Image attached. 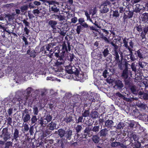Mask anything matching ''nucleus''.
I'll return each mask as SVG.
<instances>
[{
  "instance_id": "nucleus-1",
  "label": "nucleus",
  "mask_w": 148,
  "mask_h": 148,
  "mask_svg": "<svg viewBox=\"0 0 148 148\" xmlns=\"http://www.w3.org/2000/svg\"><path fill=\"white\" fill-rule=\"evenodd\" d=\"M52 119V116L49 114L45 115L44 118L40 117L38 118V123L42 127H45Z\"/></svg>"
},
{
  "instance_id": "nucleus-2",
  "label": "nucleus",
  "mask_w": 148,
  "mask_h": 148,
  "mask_svg": "<svg viewBox=\"0 0 148 148\" xmlns=\"http://www.w3.org/2000/svg\"><path fill=\"white\" fill-rule=\"evenodd\" d=\"M102 53L103 57L106 58L105 60L106 61L111 62L112 60V55L110 53L109 49L106 48L102 51Z\"/></svg>"
},
{
  "instance_id": "nucleus-3",
  "label": "nucleus",
  "mask_w": 148,
  "mask_h": 148,
  "mask_svg": "<svg viewBox=\"0 0 148 148\" xmlns=\"http://www.w3.org/2000/svg\"><path fill=\"white\" fill-rule=\"evenodd\" d=\"M30 115L27 109L26 108L23 111L22 118L24 123H27L30 119Z\"/></svg>"
},
{
  "instance_id": "nucleus-4",
  "label": "nucleus",
  "mask_w": 148,
  "mask_h": 148,
  "mask_svg": "<svg viewBox=\"0 0 148 148\" xmlns=\"http://www.w3.org/2000/svg\"><path fill=\"white\" fill-rule=\"evenodd\" d=\"M145 48L142 47L139 49L137 51H135V54L136 55V56L140 58V60L141 59H143L145 57Z\"/></svg>"
},
{
  "instance_id": "nucleus-5",
  "label": "nucleus",
  "mask_w": 148,
  "mask_h": 148,
  "mask_svg": "<svg viewBox=\"0 0 148 148\" xmlns=\"http://www.w3.org/2000/svg\"><path fill=\"white\" fill-rule=\"evenodd\" d=\"M10 134L8 132V129L5 128L3 129L2 131V134L0 135L1 137H3V138L5 141H6L10 138Z\"/></svg>"
},
{
  "instance_id": "nucleus-6",
  "label": "nucleus",
  "mask_w": 148,
  "mask_h": 148,
  "mask_svg": "<svg viewBox=\"0 0 148 148\" xmlns=\"http://www.w3.org/2000/svg\"><path fill=\"white\" fill-rule=\"evenodd\" d=\"M114 82L115 85L114 87L116 89L121 90L124 87V84L122 81L119 79L115 81Z\"/></svg>"
},
{
  "instance_id": "nucleus-7",
  "label": "nucleus",
  "mask_w": 148,
  "mask_h": 148,
  "mask_svg": "<svg viewBox=\"0 0 148 148\" xmlns=\"http://www.w3.org/2000/svg\"><path fill=\"white\" fill-rule=\"evenodd\" d=\"M131 72L128 70L127 68L125 69L123 71L121 74V76L124 79H127L129 75H131Z\"/></svg>"
},
{
  "instance_id": "nucleus-8",
  "label": "nucleus",
  "mask_w": 148,
  "mask_h": 148,
  "mask_svg": "<svg viewBox=\"0 0 148 148\" xmlns=\"http://www.w3.org/2000/svg\"><path fill=\"white\" fill-rule=\"evenodd\" d=\"M104 123L105 125H103L104 127L110 128L113 127H115V126H114V123L112 120L108 119L105 121Z\"/></svg>"
},
{
  "instance_id": "nucleus-9",
  "label": "nucleus",
  "mask_w": 148,
  "mask_h": 148,
  "mask_svg": "<svg viewBox=\"0 0 148 148\" xmlns=\"http://www.w3.org/2000/svg\"><path fill=\"white\" fill-rule=\"evenodd\" d=\"M66 140L65 139L62 138L61 139L58 140L57 142L59 146H60L62 148H65L67 142Z\"/></svg>"
},
{
  "instance_id": "nucleus-10",
  "label": "nucleus",
  "mask_w": 148,
  "mask_h": 148,
  "mask_svg": "<svg viewBox=\"0 0 148 148\" xmlns=\"http://www.w3.org/2000/svg\"><path fill=\"white\" fill-rule=\"evenodd\" d=\"M131 92L133 94L137 95L138 93V87L135 85H132L129 87Z\"/></svg>"
},
{
  "instance_id": "nucleus-11",
  "label": "nucleus",
  "mask_w": 148,
  "mask_h": 148,
  "mask_svg": "<svg viewBox=\"0 0 148 148\" xmlns=\"http://www.w3.org/2000/svg\"><path fill=\"white\" fill-rule=\"evenodd\" d=\"M64 136L66 137V140H70L72 135V131L70 129H68L66 131H65Z\"/></svg>"
},
{
  "instance_id": "nucleus-12",
  "label": "nucleus",
  "mask_w": 148,
  "mask_h": 148,
  "mask_svg": "<svg viewBox=\"0 0 148 148\" xmlns=\"http://www.w3.org/2000/svg\"><path fill=\"white\" fill-rule=\"evenodd\" d=\"M91 131V128L88 127H86L84 130L83 133L85 135L90 137L92 136L93 134L92 132H91V133H90Z\"/></svg>"
},
{
  "instance_id": "nucleus-13",
  "label": "nucleus",
  "mask_w": 148,
  "mask_h": 148,
  "mask_svg": "<svg viewBox=\"0 0 148 148\" xmlns=\"http://www.w3.org/2000/svg\"><path fill=\"white\" fill-rule=\"evenodd\" d=\"M109 130L106 128H104L99 132V134L100 136L105 137L108 135Z\"/></svg>"
},
{
  "instance_id": "nucleus-14",
  "label": "nucleus",
  "mask_w": 148,
  "mask_h": 148,
  "mask_svg": "<svg viewBox=\"0 0 148 148\" xmlns=\"http://www.w3.org/2000/svg\"><path fill=\"white\" fill-rule=\"evenodd\" d=\"M145 9V8L143 5H140L139 4H137L136 5V7L134 11L136 13H138L140 12L141 10H144Z\"/></svg>"
},
{
  "instance_id": "nucleus-15",
  "label": "nucleus",
  "mask_w": 148,
  "mask_h": 148,
  "mask_svg": "<svg viewBox=\"0 0 148 148\" xmlns=\"http://www.w3.org/2000/svg\"><path fill=\"white\" fill-rule=\"evenodd\" d=\"M57 24V22L54 20H50L48 22V24L53 29V31L56 30V25Z\"/></svg>"
},
{
  "instance_id": "nucleus-16",
  "label": "nucleus",
  "mask_w": 148,
  "mask_h": 148,
  "mask_svg": "<svg viewBox=\"0 0 148 148\" xmlns=\"http://www.w3.org/2000/svg\"><path fill=\"white\" fill-rule=\"evenodd\" d=\"M57 124L54 122L51 121L49 123L48 125V127L49 130H53L55 129H57L56 128Z\"/></svg>"
},
{
  "instance_id": "nucleus-17",
  "label": "nucleus",
  "mask_w": 148,
  "mask_h": 148,
  "mask_svg": "<svg viewBox=\"0 0 148 148\" xmlns=\"http://www.w3.org/2000/svg\"><path fill=\"white\" fill-rule=\"evenodd\" d=\"M138 117V118L142 120L146 121H148V115L144 113H139Z\"/></svg>"
},
{
  "instance_id": "nucleus-18",
  "label": "nucleus",
  "mask_w": 148,
  "mask_h": 148,
  "mask_svg": "<svg viewBox=\"0 0 148 148\" xmlns=\"http://www.w3.org/2000/svg\"><path fill=\"white\" fill-rule=\"evenodd\" d=\"M43 12V11L42 10L40 9L39 10L38 9L34 10L32 12L36 16L38 15L42 16L45 14L44 12Z\"/></svg>"
},
{
  "instance_id": "nucleus-19",
  "label": "nucleus",
  "mask_w": 148,
  "mask_h": 148,
  "mask_svg": "<svg viewBox=\"0 0 148 148\" xmlns=\"http://www.w3.org/2000/svg\"><path fill=\"white\" fill-rule=\"evenodd\" d=\"M65 130L61 128L58 130V131H56L54 132L55 134H58V135L60 136L61 138L63 137L64 136Z\"/></svg>"
},
{
  "instance_id": "nucleus-20",
  "label": "nucleus",
  "mask_w": 148,
  "mask_h": 148,
  "mask_svg": "<svg viewBox=\"0 0 148 148\" xmlns=\"http://www.w3.org/2000/svg\"><path fill=\"white\" fill-rule=\"evenodd\" d=\"M136 106L141 110H145L146 108H147V106L146 104L145 103H141L140 102H138L136 104Z\"/></svg>"
},
{
  "instance_id": "nucleus-21",
  "label": "nucleus",
  "mask_w": 148,
  "mask_h": 148,
  "mask_svg": "<svg viewBox=\"0 0 148 148\" xmlns=\"http://www.w3.org/2000/svg\"><path fill=\"white\" fill-rule=\"evenodd\" d=\"M128 40V39L126 38L123 39V42L124 44V45H123V47L126 49H127L128 50H129L131 49L130 48V47L128 45L127 41Z\"/></svg>"
},
{
  "instance_id": "nucleus-22",
  "label": "nucleus",
  "mask_w": 148,
  "mask_h": 148,
  "mask_svg": "<svg viewBox=\"0 0 148 148\" xmlns=\"http://www.w3.org/2000/svg\"><path fill=\"white\" fill-rule=\"evenodd\" d=\"M19 131L17 129H14V131L13 134V137L14 139L15 140H18V138L19 137Z\"/></svg>"
},
{
  "instance_id": "nucleus-23",
  "label": "nucleus",
  "mask_w": 148,
  "mask_h": 148,
  "mask_svg": "<svg viewBox=\"0 0 148 148\" xmlns=\"http://www.w3.org/2000/svg\"><path fill=\"white\" fill-rule=\"evenodd\" d=\"M92 140L95 143H98L99 142L100 138L97 135H95L92 136Z\"/></svg>"
},
{
  "instance_id": "nucleus-24",
  "label": "nucleus",
  "mask_w": 148,
  "mask_h": 148,
  "mask_svg": "<svg viewBox=\"0 0 148 148\" xmlns=\"http://www.w3.org/2000/svg\"><path fill=\"white\" fill-rule=\"evenodd\" d=\"M133 51L132 49H131L129 50V51L130 53L128 55L130 56L131 60L132 61H134L136 60L135 56L133 54Z\"/></svg>"
},
{
  "instance_id": "nucleus-25",
  "label": "nucleus",
  "mask_w": 148,
  "mask_h": 148,
  "mask_svg": "<svg viewBox=\"0 0 148 148\" xmlns=\"http://www.w3.org/2000/svg\"><path fill=\"white\" fill-rule=\"evenodd\" d=\"M64 121L67 123L71 122L73 121L72 117L71 116L66 115L64 119Z\"/></svg>"
},
{
  "instance_id": "nucleus-26",
  "label": "nucleus",
  "mask_w": 148,
  "mask_h": 148,
  "mask_svg": "<svg viewBox=\"0 0 148 148\" xmlns=\"http://www.w3.org/2000/svg\"><path fill=\"white\" fill-rule=\"evenodd\" d=\"M114 56V58L115 60L117 62H118L119 61H120L119 60V56L117 50H114V53L113 54Z\"/></svg>"
},
{
  "instance_id": "nucleus-27",
  "label": "nucleus",
  "mask_w": 148,
  "mask_h": 148,
  "mask_svg": "<svg viewBox=\"0 0 148 148\" xmlns=\"http://www.w3.org/2000/svg\"><path fill=\"white\" fill-rule=\"evenodd\" d=\"M90 115V112L89 110V109L85 110L84 111H82V115L85 118L89 116Z\"/></svg>"
},
{
  "instance_id": "nucleus-28",
  "label": "nucleus",
  "mask_w": 148,
  "mask_h": 148,
  "mask_svg": "<svg viewBox=\"0 0 148 148\" xmlns=\"http://www.w3.org/2000/svg\"><path fill=\"white\" fill-rule=\"evenodd\" d=\"M92 119H95L98 117L99 113L96 111H92L90 115Z\"/></svg>"
},
{
  "instance_id": "nucleus-29",
  "label": "nucleus",
  "mask_w": 148,
  "mask_h": 148,
  "mask_svg": "<svg viewBox=\"0 0 148 148\" xmlns=\"http://www.w3.org/2000/svg\"><path fill=\"white\" fill-rule=\"evenodd\" d=\"M99 129L100 127L99 126H95L93 127L92 129H91V131H92L93 132H95V134H96L99 132Z\"/></svg>"
},
{
  "instance_id": "nucleus-30",
  "label": "nucleus",
  "mask_w": 148,
  "mask_h": 148,
  "mask_svg": "<svg viewBox=\"0 0 148 148\" xmlns=\"http://www.w3.org/2000/svg\"><path fill=\"white\" fill-rule=\"evenodd\" d=\"M64 62V59L62 58H59L57 60L56 62V64L57 65H59L63 64Z\"/></svg>"
},
{
  "instance_id": "nucleus-31",
  "label": "nucleus",
  "mask_w": 148,
  "mask_h": 148,
  "mask_svg": "<svg viewBox=\"0 0 148 148\" xmlns=\"http://www.w3.org/2000/svg\"><path fill=\"white\" fill-rule=\"evenodd\" d=\"M94 24L97 27L101 29L103 27V25L101 24V22H98L95 20L94 23Z\"/></svg>"
},
{
  "instance_id": "nucleus-32",
  "label": "nucleus",
  "mask_w": 148,
  "mask_h": 148,
  "mask_svg": "<svg viewBox=\"0 0 148 148\" xmlns=\"http://www.w3.org/2000/svg\"><path fill=\"white\" fill-rule=\"evenodd\" d=\"M116 96L120 98H121L123 99H124V100L129 101V99L127 98L126 97H125L121 93L119 92H118L116 93Z\"/></svg>"
},
{
  "instance_id": "nucleus-33",
  "label": "nucleus",
  "mask_w": 148,
  "mask_h": 148,
  "mask_svg": "<svg viewBox=\"0 0 148 148\" xmlns=\"http://www.w3.org/2000/svg\"><path fill=\"white\" fill-rule=\"evenodd\" d=\"M103 7L101 10V12L103 13H107L109 11V8L107 6H102Z\"/></svg>"
},
{
  "instance_id": "nucleus-34",
  "label": "nucleus",
  "mask_w": 148,
  "mask_h": 148,
  "mask_svg": "<svg viewBox=\"0 0 148 148\" xmlns=\"http://www.w3.org/2000/svg\"><path fill=\"white\" fill-rule=\"evenodd\" d=\"M33 91V89L31 87H28L25 90V92L27 95H29Z\"/></svg>"
},
{
  "instance_id": "nucleus-35",
  "label": "nucleus",
  "mask_w": 148,
  "mask_h": 148,
  "mask_svg": "<svg viewBox=\"0 0 148 148\" xmlns=\"http://www.w3.org/2000/svg\"><path fill=\"white\" fill-rule=\"evenodd\" d=\"M72 96V94L69 92L66 93L65 94V96L64 97V99L67 101L68 99H69Z\"/></svg>"
},
{
  "instance_id": "nucleus-36",
  "label": "nucleus",
  "mask_w": 148,
  "mask_h": 148,
  "mask_svg": "<svg viewBox=\"0 0 148 148\" xmlns=\"http://www.w3.org/2000/svg\"><path fill=\"white\" fill-rule=\"evenodd\" d=\"M38 112V108L36 106H34L33 108V112L34 115H37Z\"/></svg>"
},
{
  "instance_id": "nucleus-37",
  "label": "nucleus",
  "mask_w": 148,
  "mask_h": 148,
  "mask_svg": "<svg viewBox=\"0 0 148 148\" xmlns=\"http://www.w3.org/2000/svg\"><path fill=\"white\" fill-rule=\"evenodd\" d=\"M72 66L69 65L66 66V71H67V73L72 74Z\"/></svg>"
},
{
  "instance_id": "nucleus-38",
  "label": "nucleus",
  "mask_w": 148,
  "mask_h": 148,
  "mask_svg": "<svg viewBox=\"0 0 148 148\" xmlns=\"http://www.w3.org/2000/svg\"><path fill=\"white\" fill-rule=\"evenodd\" d=\"M136 29L137 31L139 32H140L143 30L142 26L140 24L138 25L137 24L136 26L135 27L134 29Z\"/></svg>"
},
{
  "instance_id": "nucleus-39",
  "label": "nucleus",
  "mask_w": 148,
  "mask_h": 148,
  "mask_svg": "<svg viewBox=\"0 0 148 148\" xmlns=\"http://www.w3.org/2000/svg\"><path fill=\"white\" fill-rule=\"evenodd\" d=\"M82 129V125H77L75 127V130L77 133L80 132Z\"/></svg>"
},
{
  "instance_id": "nucleus-40",
  "label": "nucleus",
  "mask_w": 148,
  "mask_h": 148,
  "mask_svg": "<svg viewBox=\"0 0 148 148\" xmlns=\"http://www.w3.org/2000/svg\"><path fill=\"white\" fill-rule=\"evenodd\" d=\"M126 12H127L126 13L127 14L128 17L129 19L132 18L134 14V12L133 11H130L129 10L128 11L127 10Z\"/></svg>"
},
{
  "instance_id": "nucleus-41",
  "label": "nucleus",
  "mask_w": 148,
  "mask_h": 148,
  "mask_svg": "<svg viewBox=\"0 0 148 148\" xmlns=\"http://www.w3.org/2000/svg\"><path fill=\"white\" fill-rule=\"evenodd\" d=\"M124 126V123L120 122L119 123L116 128L118 130L123 129Z\"/></svg>"
},
{
  "instance_id": "nucleus-42",
  "label": "nucleus",
  "mask_w": 148,
  "mask_h": 148,
  "mask_svg": "<svg viewBox=\"0 0 148 148\" xmlns=\"http://www.w3.org/2000/svg\"><path fill=\"white\" fill-rule=\"evenodd\" d=\"M40 95L42 96H44L47 94V90L45 89H40Z\"/></svg>"
},
{
  "instance_id": "nucleus-43",
  "label": "nucleus",
  "mask_w": 148,
  "mask_h": 148,
  "mask_svg": "<svg viewBox=\"0 0 148 148\" xmlns=\"http://www.w3.org/2000/svg\"><path fill=\"white\" fill-rule=\"evenodd\" d=\"M36 115H33L31 118V123L32 124H34L36 123L38 120V118H37Z\"/></svg>"
},
{
  "instance_id": "nucleus-44",
  "label": "nucleus",
  "mask_w": 148,
  "mask_h": 148,
  "mask_svg": "<svg viewBox=\"0 0 148 148\" xmlns=\"http://www.w3.org/2000/svg\"><path fill=\"white\" fill-rule=\"evenodd\" d=\"M88 96V94L87 92H84L82 94V98H84V100L87 99Z\"/></svg>"
},
{
  "instance_id": "nucleus-45",
  "label": "nucleus",
  "mask_w": 148,
  "mask_h": 148,
  "mask_svg": "<svg viewBox=\"0 0 148 148\" xmlns=\"http://www.w3.org/2000/svg\"><path fill=\"white\" fill-rule=\"evenodd\" d=\"M84 116H79L77 121H76V123H83L84 121V119H83Z\"/></svg>"
},
{
  "instance_id": "nucleus-46",
  "label": "nucleus",
  "mask_w": 148,
  "mask_h": 148,
  "mask_svg": "<svg viewBox=\"0 0 148 148\" xmlns=\"http://www.w3.org/2000/svg\"><path fill=\"white\" fill-rule=\"evenodd\" d=\"M54 45H55L53 43H49L46 46V49L47 51H49L50 48H53Z\"/></svg>"
},
{
  "instance_id": "nucleus-47",
  "label": "nucleus",
  "mask_w": 148,
  "mask_h": 148,
  "mask_svg": "<svg viewBox=\"0 0 148 148\" xmlns=\"http://www.w3.org/2000/svg\"><path fill=\"white\" fill-rule=\"evenodd\" d=\"M146 63L142 61H139L138 62L139 66L141 68H143L146 65Z\"/></svg>"
},
{
  "instance_id": "nucleus-48",
  "label": "nucleus",
  "mask_w": 148,
  "mask_h": 148,
  "mask_svg": "<svg viewBox=\"0 0 148 148\" xmlns=\"http://www.w3.org/2000/svg\"><path fill=\"white\" fill-rule=\"evenodd\" d=\"M82 26L80 25H78L77 26V28L76 29V31L77 33L78 34H80L81 30H82Z\"/></svg>"
},
{
  "instance_id": "nucleus-49",
  "label": "nucleus",
  "mask_w": 148,
  "mask_h": 148,
  "mask_svg": "<svg viewBox=\"0 0 148 148\" xmlns=\"http://www.w3.org/2000/svg\"><path fill=\"white\" fill-rule=\"evenodd\" d=\"M72 74H74L75 75L79 72L77 69L74 66H72Z\"/></svg>"
},
{
  "instance_id": "nucleus-50",
  "label": "nucleus",
  "mask_w": 148,
  "mask_h": 148,
  "mask_svg": "<svg viewBox=\"0 0 148 148\" xmlns=\"http://www.w3.org/2000/svg\"><path fill=\"white\" fill-rule=\"evenodd\" d=\"M22 99L21 98H15L12 100V101L13 103H16V101H17L19 102V103H21L22 102Z\"/></svg>"
},
{
  "instance_id": "nucleus-51",
  "label": "nucleus",
  "mask_w": 148,
  "mask_h": 148,
  "mask_svg": "<svg viewBox=\"0 0 148 148\" xmlns=\"http://www.w3.org/2000/svg\"><path fill=\"white\" fill-rule=\"evenodd\" d=\"M118 62V68L121 70H122L123 69L124 64H122V61H119Z\"/></svg>"
},
{
  "instance_id": "nucleus-52",
  "label": "nucleus",
  "mask_w": 148,
  "mask_h": 148,
  "mask_svg": "<svg viewBox=\"0 0 148 148\" xmlns=\"http://www.w3.org/2000/svg\"><path fill=\"white\" fill-rule=\"evenodd\" d=\"M51 10L52 11L54 12H57L59 11V9L57 7L51 6Z\"/></svg>"
},
{
  "instance_id": "nucleus-53",
  "label": "nucleus",
  "mask_w": 148,
  "mask_h": 148,
  "mask_svg": "<svg viewBox=\"0 0 148 148\" xmlns=\"http://www.w3.org/2000/svg\"><path fill=\"white\" fill-rule=\"evenodd\" d=\"M29 8V6L27 5H25L21 7V11L22 12H24L26 11Z\"/></svg>"
},
{
  "instance_id": "nucleus-54",
  "label": "nucleus",
  "mask_w": 148,
  "mask_h": 148,
  "mask_svg": "<svg viewBox=\"0 0 148 148\" xmlns=\"http://www.w3.org/2000/svg\"><path fill=\"white\" fill-rule=\"evenodd\" d=\"M108 44H111L113 47H114L113 49L114 50H117L118 49V46L115 44L113 42H110L109 41V43H108Z\"/></svg>"
},
{
  "instance_id": "nucleus-55",
  "label": "nucleus",
  "mask_w": 148,
  "mask_h": 148,
  "mask_svg": "<svg viewBox=\"0 0 148 148\" xmlns=\"http://www.w3.org/2000/svg\"><path fill=\"white\" fill-rule=\"evenodd\" d=\"M124 80L125 82V85L128 86L129 87L130 86L132 85H131V83L130 79H124Z\"/></svg>"
},
{
  "instance_id": "nucleus-56",
  "label": "nucleus",
  "mask_w": 148,
  "mask_h": 148,
  "mask_svg": "<svg viewBox=\"0 0 148 148\" xmlns=\"http://www.w3.org/2000/svg\"><path fill=\"white\" fill-rule=\"evenodd\" d=\"M62 51H64L65 52H68V49L66 44H64L62 45Z\"/></svg>"
},
{
  "instance_id": "nucleus-57",
  "label": "nucleus",
  "mask_w": 148,
  "mask_h": 148,
  "mask_svg": "<svg viewBox=\"0 0 148 148\" xmlns=\"http://www.w3.org/2000/svg\"><path fill=\"white\" fill-rule=\"evenodd\" d=\"M5 18H8L9 21H10L13 19L14 16L12 15L8 14L6 15Z\"/></svg>"
},
{
  "instance_id": "nucleus-58",
  "label": "nucleus",
  "mask_w": 148,
  "mask_h": 148,
  "mask_svg": "<svg viewBox=\"0 0 148 148\" xmlns=\"http://www.w3.org/2000/svg\"><path fill=\"white\" fill-rule=\"evenodd\" d=\"M109 72L107 71L106 70H105L103 72V76L105 78H106L107 77V76H109Z\"/></svg>"
},
{
  "instance_id": "nucleus-59",
  "label": "nucleus",
  "mask_w": 148,
  "mask_h": 148,
  "mask_svg": "<svg viewBox=\"0 0 148 148\" xmlns=\"http://www.w3.org/2000/svg\"><path fill=\"white\" fill-rule=\"evenodd\" d=\"M145 90L146 91V92H147V93H145L143 95V99L145 100H148V90Z\"/></svg>"
},
{
  "instance_id": "nucleus-60",
  "label": "nucleus",
  "mask_w": 148,
  "mask_h": 148,
  "mask_svg": "<svg viewBox=\"0 0 148 148\" xmlns=\"http://www.w3.org/2000/svg\"><path fill=\"white\" fill-rule=\"evenodd\" d=\"M12 145V142L10 141L7 142L5 144V148H9V147L11 146Z\"/></svg>"
},
{
  "instance_id": "nucleus-61",
  "label": "nucleus",
  "mask_w": 148,
  "mask_h": 148,
  "mask_svg": "<svg viewBox=\"0 0 148 148\" xmlns=\"http://www.w3.org/2000/svg\"><path fill=\"white\" fill-rule=\"evenodd\" d=\"M119 144V142H113L111 143V145L112 147H114L118 146Z\"/></svg>"
},
{
  "instance_id": "nucleus-62",
  "label": "nucleus",
  "mask_w": 148,
  "mask_h": 148,
  "mask_svg": "<svg viewBox=\"0 0 148 148\" xmlns=\"http://www.w3.org/2000/svg\"><path fill=\"white\" fill-rule=\"evenodd\" d=\"M22 21L23 23L24 24L25 27H29L30 23L27 22L26 20L24 19Z\"/></svg>"
},
{
  "instance_id": "nucleus-63",
  "label": "nucleus",
  "mask_w": 148,
  "mask_h": 148,
  "mask_svg": "<svg viewBox=\"0 0 148 148\" xmlns=\"http://www.w3.org/2000/svg\"><path fill=\"white\" fill-rule=\"evenodd\" d=\"M119 15V14L117 11H114L113 12V16L117 17Z\"/></svg>"
},
{
  "instance_id": "nucleus-64",
  "label": "nucleus",
  "mask_w": 148,
  "mask_h": 148,
  "mask_svg": "<svg viewBox=\"0 0 148 148\" xmlns=\"http://www.w3.org/2000/svg\"><path fill=\"white\" fill-rule=\"evenodd\" d=\"M131 68L132 70L134 72L136 71V69L135 64L134 63H132L131 65Z\"/></svg>"
}]
</instances>
